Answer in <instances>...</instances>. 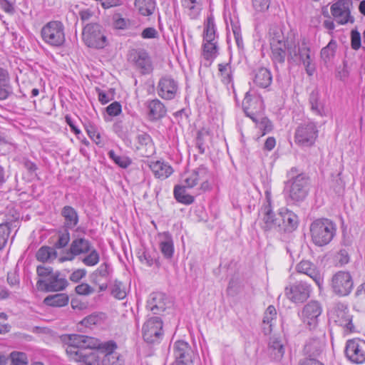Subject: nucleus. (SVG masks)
Instances as JSON below:
<instances>
[{"label": "nucleus", "mask_w": 365, "mask_h": 365, "mask_svg": "<svg viewBox=\"0 0 365 365\" xmlns=\"http://www.w3.org/2000/svg\"><path fill=\"white\" fill-rule=\"evenodd\" d=\"M66 343V352L71 360L81 365H100V346L101 342L94 337L79 334L62 336Z\"/></svg>", "instance_id": "1"}, {"label": "nucleus", "mask_w": 365, "mask_h": 365, "mask_svg": "<svg viewBox=\"0 0 365 365\" xmlns=\"http://www.w3.org/2000/svg\"><path fill=\"white\" fill-rule=\"evenodd\" d=\"M269 41L271 59L276 67L284 65L287 56L289 61V53L294 42L286 39L280 26L272 25L269 28Z\"/></svg>", "instance_id": "2"}, {"label": "nucleus", "mask_w": 365, "mask_h": 365, "mask_svg": "<svg viewBox=\"0 0 365 365\" xmlns=\"http://www.w3.org/2000/svg\"><path fill=\"white\" fill-rule=\"evenodd\" d=\"M310 185L309 178L305 174L292 176L285 182L284 195L288 203L296 204L307 196Z\"/></svg>", "instance_id": "3"}, {"label": "nucleus", "mask_w": 365, "mask_h": 365, "mask_svg": "<svg viewBox=\"0 0 365 365\" xmlns=\"http://www.w3.org/2000/svg\"><path fill=\"white\" fill-rule=\"evenodd\" d=\"M309 231L313 243L322 247L331 241L335 235L336 228L331 220L321 218L312 222Z\"/></svg>", "instance_id": "4"}, {"label": "nucleus", "mask_w": 365, "mask_h": 365, "mask_svg": "<svg viewBox=\"0 0 365 365\" xmlns=\"http://www.w3.org/2000/svg\"><path fill=\"white\" fill-rule=\"evenodd\" d=\"M41 35L43 41L53 47H61L65 41V27L60 21H51L41 29Z\"/></svg>", "instance_id": "5"}, {"label": "nucleus", "mask_w": 365, "mask_h": 365, "mask_svg": "<svg viewBox=\"0 0 365 365\" xmlns=\"http://www.w3.org/2000/svg\"><path fill=\"white\" fill-rule=\"evenodd\" d=\"M279 216H276L272 206L270 197H267L266 201L259 210V225L265 232H278Z\"/></svg>", "instance_id": "6"}, {"label": "nucleus", "mask_w": 365, "mask_h": 365, "mask_svg": "<svg viewBox=\"0 0 365 365\" xmlns=\"http://www.w3.org/2000/svg\"><path fill=\"white\" fill-rule=\"evenodd\" d=\"M82 36L83 42L88 47L103 48L106 45V37L98 24H87L83 27Z\"/></svg>", "instance_id": "7"}, {"label": "nucleus", "mask_w": 365, "mask_h": 365, "mask_svg": "<svg viewBox=\"0 0 365 365\" xmlns=\"http://www.w3.org/2000/svg\"><path fill=\"white\" fill-rule=\"evenodd\" d=\"M318 136L316 124L312 121L301 123L296 129L294 141L300 146L309 147L312 145Z\"/></svg>", "instance_id": "8"}, {"label": "nucleus", "mask_w": 365, "mask_h": 365, "mask_svg": "<svg viewBox=\"0 0 365 365\" xmlns=\"http://www.w3.org/2000/svg\"><path fill=\"white\" fill-rule=\"evenodd\" d=\"M352 6V0H338L331 6V14L339 24L354 23V18L351 15Z\"/></svg>", "instance_id": "9"}, {"label": "nucleus", "mask_w": 365, "mask_h": 365, "mask_svg": "<svg viewBox=\"0 0 365 365\" xmlns=\"http://www.w3.org/2000/svg\"><path fill=\"white\" fill-rule=\"evenodd\" d=\"M312 290L309 283L299 280L285 288V295L294 303H303L310 297Z\"/></svg>", "instance_id": "10"}, {"label": "nucleus", "mask_w": 365, "mask_h": 365, "mask_svg": "<svg viewBox=\"0 0 365 365\" xmlns=\"http://www.w3.org/2000/svg\"><path fill=\"white\" fill-rule=\"evenodd\" d=\"M289 61L302 63L305 66L307 73L309 76L313 75L315 68L311 64L310 49L305 43H302V46H299L294 42L293 43L292 48H291L289 53Z\"/></svg>", "instance_id": "11"}, {"label": "nucleus", "mask_w": 365, "mask_h": 365, "mask_svg": "<svg viewBox=\"0 0 365 365\" xmlns=\"http://www.w3.org/2000/svg\"><path fill=\"white\" fill-rule=\"evenodd\" d=\"M331 284L333 292L341 297L349 295L354 287L351 274L344 271H339L332 277Z\"/></svg>", "instance_id": "12"}, {"label": "nucleus", "mask_w": 365, "mask_h": 365, "mask_svg": "<svg viewBox=\"0 0 365 365\" xmlns=\"http://www.w3.org/2000/svg\"><path fill=\"white\" fill-rule=\"evenodd\" d=\"M345 355L354 364H363L365 361V341L359 338L348 340Z\"/></svg>", "instance_id": "13"}, {"label": "nucleus", "mask_w": 365, "mask_h": 365, "mask_svg": "<svg viewBox=\"0 0 365 365\" xmlns=\"http://www.w3.org/2000/svg\"><path fill=\"white\" fill-rule=\"evenodd\" d=\"M91 242L84 237L74 238L67 250L66 255L59 258L61 262L65 261H72L76 256L86 255L90 252L92 248Z\"/></svg>", "instance_id": "14"}, {"label": "nucleus", "mask_w": 365, "mask_h": 365, "mask_svg": "<svg viewBox=\"0 0 365 365\" xmlns=\"http://www.w3.org/2000/svg\"><path fill=\"white\" fill-rule=\"evenodd\" d=\"M163 322L159 317L147 319L143 326V336L148 343H153L163 334Z\"/></svg>", "instance_id": "15"}, {"label": "nucleus", "mask_w": 365, "mask_h": 365, "mask_svg": "<svg viewBox=\"0 0 365 365\" xmlns=\"http://www.w3.org/2000/svg\"><path fill=\"white\" fill-rule=\"evenodd\" d=\"M242 107L246 115L252 120L263 115L264 106L262 99L259 96H251L247 93L242 101Z\"/></svg>", "instance_id": "16"}, {"label": "nucleus", "mask_w": 365, "mask_h": 365, "mask_svg": "<svg viewBox=\"0 0 365 365\" xmlns=\"http://www.w3.org/2000/svg\"><path fill=\"white\" fill-rule=\"evenodd\" d=\"M278 215L279 216V233H291L297 230L299 225V217L294 212L282 207L279 210Z\"/></svg>", "instance_id": "17"}, {"label": "nucleus", "mask_w": 365, "mask_h": 365, "mask_svg": "<svg viewBox=\"0 0 365 365\" xmlns=\"http://www.w3.org/2000/svg\"><path fill=\"white\" fill-rule=\"evenodd\" d=\"M59 272H56L46 280L38 279L36 286L38 289L46 292H59L65 289L68 284L65 277H61Z\"/></svg>", "instance_id": "18"}, {"label": "nucleus", "mask_w": 365, "mask_h": 365, "mask_svg": "<svg viewBox=\"0 0 365 365\" xmlns=\"http://www.w3.org/2000/svg\"><path fill=\"white\" fill-rule=\"evenodd\" d=\"M322 307L319 302L312 301L304 306L302 312V317L309 329H314L319 321V317L322 314Z\"/></svg>", "instance_id": "19"}, {"label": "nucleus", "mask_w": 365, "mask_h": 365, "mask_svg": "<svg viewBox=\"0 0 365 365\" xmlns=\"http://www.w3.org/2000/svg\"><path fill=\"white\" fill-rule=\"evenodd\" d=\"M331 318L338 325L352 332L354 327L352 324V316L349 314L347 307L343 304H337L331 314Z\"/></svg>", "instance_id": "20"}, {"label": "nucleus", "mask_w": 365, "mask_h": 365, "mask_svg": "<svg viewBox=\"0 0 365 365\" xmlns=\"http://www.w3.org/2000/svg\"><path fill=\"white\" fill-rule=\"evenodd\" d=\"M117 344L113 341L101 342L100 352L104 354L102 359L103 365H121L122 360L119 354L115 351Z\"/></svg>", "instance_id": "21"}, {"label": "nucleus", "mask_w": 365, "mask_h": 365, "mask_svg": "<svg viewBox=\"0 0 365 365\" xmlns=\"http://www.w3.org/2000/svg\"><path fill=\"white\" fill-rule=\"evenodd\" d=\"M296 270L299 273L309 276L319 289L322 288L324 283L323 276L313 263L308 260H302L297 264Z\"/></svg>", "instance_id": "22"}, {"label": "nucleus", "mask_w": 365, "mask_h": 365, "mask_svg": "<svg viewBox=\"0 0 365 365\" xmlns=\"http://www.w3.org/2000/svg\"><path fill=\"white\" fill-rule=\"evenodd\" d=\"M129 60L141 70L142 73H148L152 71L150 58L145 50H133L129 53Z\"/></svg>", "instance_id": "23"}, {"label": "nucleus", "mask_w": 365, "mask_h": 365, "mask_svg": "<svg viewBox=\"0 0 365 365\" xmlns=\"http://www.w3.org/2000/svg\"><path fill=\"white\" fill-rule=\"evenodd\" d=\"M146 307L153 314H158L166 309V297L161 292H153L150 294Z\"/></svg>", "instance_id": "24"}, {"label": "nucleus", "mask_w": 365, "mask_h": 365, "mask_svg": "<svg viewBox=\"0 0 365 365\" xmlns=\"http://www.w3.org/2000/svg\"><path fill=\"white\" fill-rule=\"evenodd\" d=\"M324 347L325 344L323 341L316 338L309 339L304 347L305 358L319 359L324 350Z\"/></svg>", "instance_id": "25"}, {"label": "nucleus", "mask_w": 365, "mask_h": 365, "mask_svg": "<svg viewBox=\"0 0 365 365\" xmlns=\"http://www.w3.org/2000/svg\"><path fill=\"white\" fill-rule=\"evenodd\" d=\"M177 91L175 81L168 77L162 78L158 83V95L163 98L172 99Z\"/></svg>", "instance_id": "26"}, {"label": "nucleus", "mask_w": 365, "mask_h": 365, "mask_svg": "<svg viewBox=\"0 0 365 365\" xmlns=\"http://www.w3.org/2000/svg\"><path fill=\"white\" fill-rule=\"evenodd\" d=\"M309 102L312 112L320 117L327 116V109L324 101L321 99L319 91L315 89L309 95Z\"/></svg>", "instance_id": "27"}, {"label": "nucleus", "mask_w": 365, "mask_h": 365, "mask_svg": "<svg viewBox=\"0 0 365 365\" xmlns=\"http://www.w3.org/2000/svg\"><path fill=\"white\" fill-rule=\"evenodd\" d=\"M138 146L137 148L144 156L149 157L154 154L155 147L153 143L150 136L145 133H142L137 136Z\"/></svg>", "instance_id": "28"}, {"label": "nucleus", "mask_w": 365, "mask_h": 365, "mask_svg": "<svg viewBox=\"0 0 365 365\" xmlns=\"http://www.w3.org/2000/svg\"><path fill=\"white\" fill-rule=\"evenodd\" d=\"M149 167L155 177L162 180L168 178L173 172L172 167L164 161H151Z\"/></svg>", "instance_id": "29"}, {"label": "nucleus", "mask_w": 365, "mask_h": 365, "mask_svg": "<svg viewBox=\"0 0 365 365\" xmlns=\"http://www.w3.org/2000/svg\"><path fill=\"white\" fill-rule=\"evenodd\" d=\"M64 219V227L68 229L74 228L78 223V215L76 210L71 206H64L61 210Z\"/></svg>", "instance_id": "30"}, {"label": "nucleus", "mask_w": 365, "mask_h": 365, "mask_svg": "<svg viewBox=\"0 0 365 365\" xmlns=\"http://www.w3.org/2000/svg\"><path fill=\"white\" fill-rule=\"evenodd\" d=\"M268 351L274 360L279 361L282 359L284 354V348L279 338L276 336L270 337Z\"/></svg>", "instance_id": "31"}, {"label": "nucleus", "mask_w": 365, "mask_h": 365, "mask_svg": "<svg viewBox=\"0 0 365 365\" xmlns=\"http://www.w3.org/2000/svg\"><path fill=\"white\" fill-rule=\"evenodd\" d=\"M202 37L203 40L215 41L218 39L217 27L212 14L209 15L204 21Z\"/></svg>", "instance_id": "32"}, {"label": "nucleus", "mask_w": 365, "mask_h": 365, "mask_svg": "<svg viewBox=\"0 0 365 365\" xmlns=\"http://www.w3.org/2000/svg\"><path fill=\"white\" fill-rule=\"evenodd\" d=\"M219 51L218 40H203L202 56L210 63L217 56Z\"/></svg>", "instance_id": "33"}, {"label": "nucleus", "mask_w": 365, "mask_h": 365, "mask_svg": "<svg viewBox=\"0 0 365 365\" xmlns=\"http://www.w3.org/2000/svg\"><path fill=\"white\" fill-rule=\"evenodd\" d=\"M272 81V76L269 70L266 68H259L255 71L254 82L259 87L266 88Z\"/></svg>", "instance_id": "34"}, {"label": "nucleus", "mask_w": 365, "mask_h": 365, "mask_svg": "<svg viewBox=\"0 0 365 365\" xmlns=\"http://www.w3.org/2000/svg\"><path fill=\"white\" fill-rule=\"evenodd\" d=\"M148 115L151 120H157L163 117L166 113L164 105L158 99L148 103Z\"/></svg>", "instance_id": "35"}, {"label": "nucleus", "mask_w": 365, "mask_h": 365, "mask_svg": "<svg viewBox=\"0 0 365 365\" xmlns=\"http://www.w3.org/2000/svg\"><path fill=\"white\" fill-rule=\"evenodd\" d=\"M135 7L143 16H151L156 8L155 0H135Z\"/></svg>", "instance_id": "36"}, {"label": "nucleus", "mask_w": 365, "mask_h": 365, "mask_svg": "<svg viewBox=\"0 0 365 365\" xmlns=\"http://www.w3.org/2000/svg\"><path fill=\"white\" fill-rule=\"evenodd\" d=\"M219 74L221 82L229 87H233V71L230 63L218 64Z\"/></svg>", "instance_id": "37"}, {"label": "nucleus", "mask_w": 365, "mask_h": 365, "mask_svg": "<svg viewBox=\"0 0 365 365\" xmlns=\"http://www.w3.org/2000/svg\"><path fill=\"white\" fill-rule=\"evenodd\" d=\"M69 301L68 296L66 294L61 293L46 297L43 302L47 306L61 307L68 304Z\"/></svg>", "instance_id": "38"}, {"label": "nucleus", "mask_w": 365, "mask_h": 365, "mask_svg": "<svg viewBox=\"0 0 365 365\" xmlns=\"http://www.w3.org/2000/svg\"><path fill=\"white\" fill-rule=\"evenodd\" d=\"M185 13L191 19H197L202 9V0H184Z\"/></svg>", "instance_id": "39"}, {"label": "nucleus", "mask_w": 365, "mask_h": 365, "mask_svg": "<svg viewBox=\"0 0 365 365\" xmlns=\"http://www.w3.org/2000/svg\"><path fill=\"white\" fill-rule=\"evenodd\" d=\"M207 169L204 167L199 168L196 170H194L192 173L185 177L184 180L185 183L184 184V188L195 186L198 180L203 178L204 176L207 175Z\"/></svg>", "instance_id": "40"}, {"label": "nucleus", "mask_w": 365, "mask_h": 365, "mask_svg": "<svg viewBox=\"0 0 365 365\" xmlns=\"http://www.w3.org/2000/svg\"><path fill=\"white\" fill-rule=\"evenodd\" d=\"M36 257L40 262H50L56 258L57 252L53 247L43 246L37 251Z\"/></svg>", "instance_id": "41"}, {"label": "nucleus", "mask_w": 365, "mask_h": 365, "mask_svg": "<svg viewBox=\"0 0 365 365\" xmlns=\"http://www.w3.org/2000/svg\"><path fill=\"white\" fill-rule=\"evenodd\" d=\"M112 272L110 266L107 262L102 263L98 268L93 273V282L96 284L99 283V277L107 279Z\"/></svg>", "instance_id": "42"}, {"label": "nucleus", "mask_w": 365, "mask_h": 365, "mask_svg": "<svg viewBox=\"0 0 365 365\" xmlns=\"http://www.w3.org/2000/svg\"><path fill=\"white\" fill-rule=\"evenodd\" d=\"M257 120H252L257 128L261 131V136H264V135L269 133L272 131L273 128V125L272 122L263 115L256 118Z\"/></svg>", "instance_id": "43"}, {"label": "nucleus", "mask_w": 365, "mask_h": 365, "mask_svg": "<svg viewBox=\"0 0 365 365\" xmlns=\"http://www.w3.org/2000/svg\"><path fill=\"white\" fill-rule=\"evenodd\" d=\"M82 258V262L88 267H93L100 261V255L98 252L93 247L91 248L90 252Z\"/></svg>", "instance_id": "44"}, {"label": "nucleus", "mask_w": 365, "mask_h": 365, "mask_svg": "<svg viewBox=\"0 0 365 365\" xmlns=\"http://www.w3.org/2000/svg\"><path fill=\"white\" fill-rule=\"evenodd\" d=\"M108 157L118 166L123 168H128L131 164V160L125 155H118L113 150L108 153Z\"/></svg>", "instance_id": "45"}, {"label": "nucleus", "mask_w": 365, "mask_h": 365, "mask_svg": "<svg viewBox=\"0 0 365 365\" xmlns=\"http://www.w3.org/2000/svg\"><path fill=\"white\" fill-rule=\"evenodd\" d=\"M10 365H28V358L25 353L13 351L10 354Z\"/></svg>", "instance_id": "46"}, {"label": "nucleus", "mask_w": 365, "mask_h": 365, "mask_svg": "<svg viewBox=\"0 0 365 365\" xmlns=\"http://www.w3.org/2000/svg\"><path fill=\"white\" fill-rule=\"evenodd\" d=\"M111 294L118 299H123L126 297L125 288L121 282L117 280L114 282L111 289Z\"/></svg>", "instance_id": "47"}, {"label": "nucleus", "mask_w": 365, "mask_h": 365, "mask_svg": "<svg viewBox=\"0 0 365 365\" xmlns=\"http://www.w3.org/2000/svg\"><path fill=\"white\" fill-rule=\"evenodd\" d=\"M86 130L88 136L95 142L96 145H102L101 135L98 131V128L94 125L89 123L86 126Z\"/></svg>", "instance_id": "48"}, {"label": "nucleus", "mask_w": 365, "mask_h": 365, "mask_svg": "<svg viewBox=\"0 0 365 365\" xmlns=\"http://www.w3.org/2000/svg\"><path fill=\"white\" fill-rule=\"evenodd\" d=\"M70 234L67 229L62 232H59L58 239L54 244V248L61 249L66 247L70 242Z\"/></svg>", "instance_id": "49"}, {"label": "nucleus", "mask_w": 365, "mask_h": 365, "mask_svg": "<svg viewBox=\"0 0 365 365\" xmlns=\"http://www.w3.org/2000/svg\"><path fill=\"white\" fill-rule=\"evenodd\" d=\"M160 248L163 255L167 258H170L173 254V245L170 239H166L160 244Z\"/></svg>", "instance_id": "50"}, {"label": "nucleus", "mask_w": 365, "mask_h": 365, "mask_svg": "<svg viewBox=\"0 0 365 365\" xmlns=\"http://www.w3.org/2000/svg\"><path fill=\"white\" fill-rule=\"evenodd\" d=\"M336 45L333 41H331L328 45L324 47L321 51V56L324 61H328L334 54Z\"/></svg>", "instance_id": "51"}, {"label": "nucleus", "mask_w": 365, "mask_h": 365, "mask_svg": "<svg viewBox=\"0 0 365 365\" xmlns=\"http://www.w3.org/2000/svg\"><path fill=\"white\" fill-rule=\"evenodd\" d=\"M77 294L82 296H88L94 293L95 289L87 283H81L75 288Z\"/></svg>", "instance_id": "52"}, {"label": "nucleus", "mask_w": 365, "mask_h": 365, "mask_svg": "<svg viewBox=\"0 0 365 365\" xmlns=\"http://www.w3.org/2000/svg\"><path fill=\"white\" fill-rule=\"evenodd\" d=\"M10 233L9 227L7 224L0 225V250L6 245Z\"/></svg>", "instance_id": "53"}, {"label": "nucleus", "mask_w": 365, "mask_h": 365, "mask_svg": "<svg viewBox=\"0 0 365 365\" xmlns=\"http://www.w3.org/2000/svg\"><path fill=\"white\" fill-rule=\"evenodd\" d=\"M130 25V21L123 18L120 14L113 16V26L116 29H125Z\"/></svg>", "instance_id": "54"}, {"label": "nucleus", "mask_w": 365, "mask_h": 365, "mask_svg": "<svg viewBox=\"0 0 365 365\" xmlns=\"http://www.w3.org/2000/svg\"><path fill=\"white\" fill-rule=\"evenodd\" d=\"M78 16L83 23L91 21L96 17L95 11L88 8L81 9L78 11Z\"/></svg>", "instance_id": "55"}, {"label": "nucleus", "mask_w": 365, "mask_h": 365, "mask_svg": "<svg viewBox=\"0 0 365 365\" xmlns=\"http://www.w3.org/2000/svg\"><path fill=\"white\" fill-rule=\"evenodd\" d=\"M276 315L277 312L274 307L272 305L269 306L264 312L263 317V323L269 324V326L271 327V322L274 319H275Z\"/></svg>", "instance_id": "56"}, {"label": "nucleus", "mask_w": 365, "mask_h": 365, "mask_svg": "<svg viewBox=\"0 0 365 365\" xmlns=\"http://www.w3.org/2000/svg\"><path fill=\"white\" fill-rule=\"evenodd\" d=\"M106 111L109 115L116 116L121 112V105L120 103L115 101L106 108Z\"/></svg>", "instance_id": "57"}, {"label": "nucleus", "mask_w": 365, "mask_h": 365, "mask_svg": "<svg viewBox=\"0 0 365 365\" xmlns=\"http://www.w3.org/2000/svg\"><path fill=\"white\" fill-rule=\"evenodd\" d=\"M253 6L257 11H264L268 9L270 0H253Z\"/></svg>", "instance_id": "58"}, {"label": "nucleus", "mask_w": 365, "mask_h": 365, "mask_svg": "<svg viewBox=\"0 0 365 365\" xmlns=\"http://www.w3.org/2000/svg\"><path fill=\"white\" fill-rule=\"evenodd\" d=\"M141 37L144 39L158 38V32L153 27H148L143 30Z\"/></svg>", "instance_id": "59"}, {"label": "nucleus", "mask_w": 365, "mask_h": 365, "mask_svg": "<svg viewBox=\"0 0 365 365\" xmlns=\"http://www.w3.org/2000/svg\"><path fill=\"white\" fill-rule=\"evenodd\" d=\"M231 27L235 41L237 46H240V45L242 43L240 26L237 23H232Z\"/></svg>", "instance_id": "60"}, {"label": "nucleus", "mask_w": 365, "mask_h": 365, "mask_svg": "<svg viewBox=\"0 0 365 365\" xmlns=\"http://www.w3.org/2000/svg\"><path fill=\"white\" fill-rule=\"evenodd\" d=\"M86 274V270L84 269H78L73 271L69 279L73 282H78L83 279Z\"/></svg>", "instance_id": "61"}, {"label": "nucleus", "mask_w": 365, "mask_h": 365, "mask_svg": "<svg viewBox=\"0 0 365 365\" xmlns=\"http://www.w3.org/2000/svg\"><path fill=\"white\" fill-rule=\"evenodd\" d=\"M351 48L354 50H358L361 46V36L357 31H351Z\"/></svg>", "instance_id": "62"}, {"label": "nucleus", "mask_w": 365, "mask_h": 365, "mask_svg": "<svg viewBox=\"0 0 365 365\" xmlns=\"http://www.w3.org/2000/svg\"><path fill=\"white\" fill-rule=\"evenodd\" d=\"M36 272L39 277L48 278L54 273L53 272V269L51 267H45L43 265L38 266Z\"/></svg>", "instance_id": "63"}, {"label": "nucleus", "mask_w": 365, "mask_h": 365, "mask_svg": "<svg viewBox=\"0 0 365 365\" xmlns=\"http://www.w3.org/2000/svg\"><path fill=\"white\" fill-rule=\"evenodd\" d=\"M336 260L340 265L346 264L349 262V255L346 250H341L336 256Z\"/></svg>", "instance_id": "64"}]
</instances>
